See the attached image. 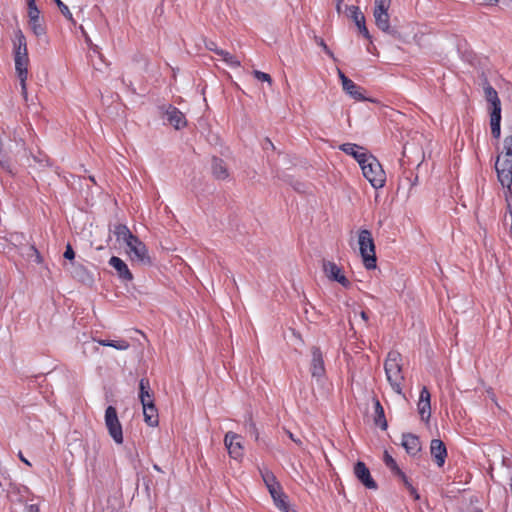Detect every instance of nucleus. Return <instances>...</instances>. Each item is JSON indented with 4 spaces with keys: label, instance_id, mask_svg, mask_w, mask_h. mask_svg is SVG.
Masks as SVG:
<instances>
[{
    "label": "nucleus",
    "instance_id": "obj_7",
    "mask_svg": "<svg viewBox=\"0 0 512 512\" xmlns=\"http://www.w3.org/2000/svg\"><path fill=\"white\" fill-rule=\"evenodd\" d=\"M126 246L129 249L128 253L132 261H138L143 265L151 264L146 245L138 237L131 241V244H126Z\"/></svg>",
    "mask_w": 512,
    "mask_h": 512
},
{
    "label": "nucleus",
    "instance_id": "obj_30",
    "mask_svg": "<svg viewBox=\"0 0 512 512\" xmlns=\"http://www.w3.org/2000/svg\"><path fill=\"white\" fill-rule=\"evenodd\" d=\"M14 62H15V70L16 74L19 79H27L28 76V63L29 58L28 54L26 55H20V56H14Z\"/></svg>",
    "mask_w": 512,
    "mask_h": 512
},
{
    "label": "nucleus",
    "instance_id": "obj_15",
    "mask_svg": "<svg viewBox=\"0 0 512 512\" xmlns=\"http://www.w3.org/2000/svg\"><path fill=\"white\" fill-rule=\"evenodd\" d=\"M71 275L84 285L91 286L94 283L93 274L81 263L71 262Z\"/></svg>",
    "mask_w": 512,
    "mask_h": 512
},
{
    "label": "nucleus",
    "instance_id": "obj_55",
    "mask_svg": "<svg viewBox=\"0 0 512 512\" xmlns=\"http://www.w3.org/2000/svg\"><path fill=\"white\" fill-rule=\"evenodd\" d=\"M335 1H336V10L338 13H340L343 0H335Z\"/></svg>",
    "mask_w": 512,
    "mask_h": 512
},
{
    "label": "nucleus",
    "instance_id": "obj_16",
    "mask_svg": "<svg viewBox=\"0 0 512 512\" xmlns=\"http://www.w3.org/2000/svg\"><path fill=\"white\" fill-rule=\"evenodd\" d=\"M417 407L421 419L428 421L431 416V395L426 386H423L420 391Z\"/></svg>",
    "mask_w": 512,
    "mask_h": 512
},
{
    "label": "nucleus",
    "instance_id": "obj_2",
    "mask_svg": "<svg viewBox=\"0 0 512 512\" xmlns=\"http://www.w3.org/2000/svg\"><path fill=\"white\" fill-rule=\"evenodd\" d=\"M261 476L274 501L275 506L282 512H289L287 496L283 493L282 488L274 474L268 470H264L261 471Z\"/></svg>",
    "mask_w": 512,
    "mask_h": 512
},
{
    "label": "nucleus",
    "instance_id": "obj_59",
    "mask_svg": "<svg viewBox=\"0 0 512 512\" xmlns=\"http://www.w3.org/2000/svg\"><path fill=\"white\" fill-rule=\"evenodd\" d=\"M153 468H154L156 471H158V472H161V471H162V470H161V468H160L157 464H154V465H153Z\"/></svg>",
    "mask_w": 512,
    "mask_h": 512
},
{
    "label": "nucleus",
    "instance_id": "obj_45",
    "mask_svg": "<svg viewBox=\"0 0 512 512\" xmlns=\"http://www.w3.org/2000/svg\"><path fill=\"white\" fill-rule=\"evenodd\" d=\"M20 80V85H21V94L23 96V98L27 101V86H26V80L27 79H19Z\"/></svg>",
    "mask_w": 512,
    "mask_h": 512
},
{
    "label": "nucleus",
    "instance_id": "obj_50",
    "mask_svg": "<svg viewBox=\"0 0 512 512\" xmlns=\"http://www.w3.org/2000/svg\"><path fill=\"white\" fill-rule=\"evenodd\" d=\"M27 512H39V507L36 504H31L27 506Z\"/></svg>",
    "mask_w": 512,
    "mask_h": 512
},
{
    "label": "nucleus",
    "instance_id": "obj_58",
    "mask_svg": "<svg viewBox=\"0 0 512 512\" xmlns=\"http://www.w3.org/2000/svg\"><path fill=\"white\" fill-rule=\"evenodd\" d=\"M502 3L508 6L512 3V0H502Z\"/></svg>",
    "mask_w": 512,
    "mask_h": 512
},
{
    "label": "nucleus",
    "instance_id": "obj_27",
    "mask_svg": "<svg viewBox=\"0 0 512 512\" xmlns=\"http://www.w3.org/2000/svg\"><path fill=\"white\" fill-rule=\"evenodd\" d=\"M139 399L144 404H149V399H153V391L147 378H141L139 381Z\"/></svg>",
    "mask_w": 512,
    "mask_h": 512
},
{
    "label": "nucleus",
    "instance_id": "obj_20",
    "mask_svg": "<svg viewBox=\"0 0 512 512\" xmlns=\"http://www.w3.org/2000/svg\"><path fill=\"white\" fill-rule=\"evenodd\" d=\"M166 119L170 125L179 130L186 126L185 115L176 107L169 105L166 112Z\"/></svg>",
    "mask_w": 512,
    "mask_h": 512
},
{
    "label": "nucleus",
    "instance_id": "obj_17",
    "mask_svg": "<svg viewBox=\"0 0 512 512\" xmlns=\"http://www.w3.org/2000/svg\"><path fill=\"white\" fill-rule=\"evenodd\" d=\"M350 12L349 17L354 21L357 26L359 32L367 39H370L371 36L365 24V16L361 12L358 6L351 5L348 7Z\"/></svg>",
    "mask_w": 512,
    "mask_h": 512
},
{
    "label": "nucleus",
    "instance_id": "obj_23",
    "mask_svg": "<svg viewBox=\"0 0 512 512\" xmlns=\"http://www.w3.org/2000/svg\"><path fill=\"white\" fill-rule=\"evenodd\" d=\"M211 172L217 180H226L229 177L226 163L218 157H213L211 160Z\"/></svg>",
    "mask_w": 512,
    "mask_h": 512
},
{
    "label": "nucleus",
    "instance_id": "obj_51",
    "mask_svg": "<svg viewBox=\"0 0 512 512\" xmlns=\"http://www.w3.org/2000/svg\"><path fill=\"white\" fill-rule=\"evenodd\" d=\"M287 434H288L289 438H290L292 441H294L296 444H298V445H301V444H302V441H301L300 439H298V438L294 437V435H293L290 431H288V432H287Z\"/></svg>",
    "mask_w": 512,
    "mask_h": 512
},
{
    "label": "nucleus",
    "instance_id": "obj_22",
    "mask_svg": "<svg viewBox=\"0 0 512 512\" xmlns=\"http://www.w3.org/2000/svg\"><path fill=\"white\" fill-rule=\"evenodd\" d=\"M385 374H386L387 381L389 382L392 390L395 393L404 396L403 391H402V384L404 381V375L402 373V368L398 369V370L386 372Z\"/></svg>",
    "mask_w": 512,
    "mask_h": 512
},
{
    "label": "nucleus",
    "instance_id": "obj_48",
    "mask_svg": "<svg viewBox=\"0 0 512 512\" xmlns=\"http://www.w3.org/2000/svg\"><path fill=\"white\" fill-rule=\"evenodd\" d=\"M34 160L40 163L42 166L48 165L49 159L46 156L43 157H37L34 156Z\"/></svg>",
    "mask_w": 512,
    "mask_h": 512
},
{
    "label": "nucleus",
    "instance_id": "obj_1",
    "mask_svg": "<svg viewBox=\"0 0 512 512\" xmlns=\"http://www.w3.org/2000/svg\"><path fill=\"white\" fill-rule=\"evenodd\" d=\"M502 155L503 160H501V155L497 156L495 170L501 185L510 189L512 185V135L504 138Z\"/></svg>",
    "mask_w": 512,
    "mask_h": 512
},
{
    "label": "nucleus",
    "instance_id": "obj_4",
    "mask_svg": "<svg viewBox=\"0 0 512 512\" xmlns=\"http://www.w3.org/2000/svg\"><path fill=\"white\" fill-rule=\"evenodd\" d=\"M358 243L364 266L368 270L375 269L377 258L371 232L367 229L361 230L359 232Z\"/></svg>",
    "mask_w": 512,
    "mask_h": 512
},
{
    "label": "nucleus",
    "instance_id": "obj_24",
    "mask_svg": "<svg viewBox=\"0 0 512 512\" xmlns=\"http://www.w3.org/2000/svg\"><path fill=\"white\" fill-rule=\"evenodd\" d=\"M13 52H14V56L28 54L26 37L23 34L21 29H17L14 32Z\"/></svg>",
    "mask_w": 512,
    "mask_h": 512
},
{
    "label": "nucleus",
    "instance_id": "obj_42",
    "mask_svg": "<svg viewBox=\"0 0 512 512\" xmlns=\"http://www.w3.org/2000/svg\"><path fill=\"white\" fill-rule=\"evenodd\" d=\"M205 47L209 51L214 52L215 54H217V51H220V49L217 47V44L214 41H212V40L206 41L205 42Z\"/></svg>",
    "mask_w": 512,
    "mask_h": 512
},
{
    "label": "nucleus",
    "instance_id": "obj_52",
    "mask_svg": "<svg viewBox=\"0 0 512 512\" xmlns=\"http://www.w3.org/2000/svg\"><path fill=\"white\" fill-rule=\"evenodd\" d=\"M30 250L36 255V261L41 262V256L34 246L30 247Z\"/></svg>",
    "mask_w": 512,
    "mask_h": 512
},
{
    "label": "nucleus",
    "instance_id": "obj_32",
    "mask_svg": "<svg viewBox=\"0 0 512 512\" xmlns=\"http://www.w3.org/2000/svg\"><path fill=\"white\" fill-rule=\"evenodd\" d=\"M490 127L493 138L499 139L501 135V113H490Z\"/></svg>",
    "mask_w": 512,
    "mask_h": 512
},
{
    "label": "nucleus",
    "instance_id": "obj_31",
    "mask_svg": "<svg viewBox=\"0 0 512 512\" xmlns=\"http://www.w3.org/2000/svg\"><path fill=\"white\" fill-rule=\"evenodd\" d=\"M343 90L353 99L357 101H365L368 100L364 94L363 89L355 84L352 80L349 82H345V85L343 86Z\"/></svg>",
    "mask_w": 512,
    "mask_h": 512
},
{
    "label": "nucleus",
    "instance_id": "obj_10",
    "mask_svg": "<svg viewBox=\"0 0 512 512\" xmlns=\"http://www.w3.org/2000/svg\"><path fill=\"white\" fill-rule=\"evenodd\" d=\"M373 16L375 19V25L378 29L393 37L400 36L398 29L390 25V15L388 10H374Z\"/></svg>",
    "mask_w": 512,
    "mask_h": 512
},
{
    "label": "nucleus",
    "instance_id": "obj_60",
    "mask_svg": "<svg viewBox=\"0 0 512 512\" xmlns=\"http://www.w3.org/2000/svg\"><path fill=\"white\" fill-rule=\"evenodd\" d=\"M266 141H267V143H268L270 146H272V147H273V143H272L269 139H267Z\"/></svg>",
    "mask_w": 512,
    "mask_h": 512
},
{
    "label": "nucleus",
    "instance_id": "obj_39",
    "mask_svg": "<svg viewBox=\"0 0 512 512\" xmlns=\"http://www.w3.org/2000/svg\"><path fill=\"white\" fill-rule=\"evenodd\" d=\"M392 0H374V10H389Z\"/></svg>",
    "mask_w": 512,
    "mask_h": 512
},
{
    "label": "nucleus",
    "instance_id": "obj_28",
    "mask_svg": "<svg viewBox=\"0 0 512 512\" xmlns=\"http://www.w3.org/2000/svg\"><path fill=\"white\" fill-rule=\"evenodd\" d=\"M113 233L116 236L117 241H123L125 244H131V241L137 237L133 235L128 227L124 224L115 225Z\"/></svg>",
    "mask_w": 512,
    "mask_h": 512
},
{
    "label": "nucleus",
    "instance_id": "obj_25",
    "mask_svg": "<svg viewBox=\"0 0 512 512\" xmlns=\"http://www.w3.org/2000/svg\"><path fill=\"white\" fill-rule=\"evenodd\" d=\"M143 407V415L144 421L147 425L151 427H155L158 425V412L154 404V399H149V404H144Z\"/></svg>",
    "mask_w": 512,
    "mask_h": 512
},
{
    "label": "nucleus",
    "instance_id": "obj_21",
    "mask_svg": "<svg viewBox=\"0 0 512 512\" xmlns=\"http://www.w3.org/2000/svg\"><path fill=\"white\" fill-rule=\"evenodd\" d=\"M402 446L411 456H416L421 451L419 438L411 433H405L402 435Z\"/></svg>",
    "mask_w": 512,
    "mask_h": 512
},
{
    "label": "nucleus",
    "instance_id": "obj_8",
    "mask_svg": "<svg viewBox=\"0 0 512 512\" xmlns=\"http://www.w3.org/2000/svg\"><path fill=\"white\" fill-rule=\"evenodd\" d=\"M29 25L33 33L37 36L46 34V28L40 21V11L36 6L35 0H27Z\"/></svg>",
    "mask_w": 512,
    "mask_h": 512
},
{
    "label": "nucleus",
    "instance_id": "obj_46",
    "mask_svg": "<svg viewBox=\"0 0 512 512\" xmlns=\"http://www.w3.org/2000/svg\"><path fill=\"white\" fill-rule=\"evenodd\" d=\"M397 477H399L402 480V482L404 483V485L406 486L407 489H410V487H413V485L410 483V481L408 480V478L404 472H403V475H397Z\"/></svg>",
    "mask_w": 512,
    "mask_h": 512
},
{
    "label": "nucleus",
    "instance_id": "obj_43",
    "mask_svg": "<svg viewBox=\"0 0 512 512\" xmlns=\"http://www.w3.org/2000/svg\"><path fill=\"white\" fill-rule=\"evenodd\" d=\"M290 184L293 186L294 190L297 192H305V184L299 181L290 182Z\"/></svg>",
    "mask_w": 512,
    "mask_h": 512
},
{
    "label": "nucleus",
    "instance_id": "obj_14",
    "mask_svg": "<svg viewBox=\"0 0 512 512\" xmlns=\"http://www.w3.org/2000/svg\"><path fill=\"white\" fill-rule=\"evenodd\" d=\"M483 90L486 101L490 104L489 113H501V101L497 91L490 85L487 79L484 80Z\"/></svg>",
    "mask_w": 512,
    "mask_h": 512
},
{
    "label": "nucleus",
    "instance_id": "obj_49",
    "mask_svg": "<svg viewBox=\"0 0 512 512\" xmlns=\"http://www.w3.org/2000/svg\"><path fill=\"white\" fill-rule=\"evenodd\" d=\"M408 491L410 492V495L415 499V500H418L420 498V495L418 494L417 490L415 489V487H410V489H408Z\"/></svg>",
    "mask_w": 512,
    "mask_h": 512
},
{
    "label": "nucleus",
    "instance_id": "obj_3",
    "mask_svg": "<svg viewBox=\"0 0 512 512\" xmlns=\"http://www.w3.org/2000/svg\"><path fill=\"white\" fill-rule=\"evenodd\" d=\"M360 167L364 177L374 188L378 189L384 186L386 181L385 172L375 156L371 154Z\"/></svg>",
    "mask_w": 512,
    "mask_h": 512
},
{
    "label": "nucleus",
    "instance_id": "obj_38",
    "mask_svg": "<svg viewBox=\"0 0 512 512\" xmlns=\"http://www.w3.org/2000/svg\"><path fill=\"white\" fill-rule=\"evenodd\" d=\"M315 42L320 46L322 47V49L324 50V52L330 57L332 58L334 61H336V58L334 56V53L330 50V48L326 45L325 41L320 38V37H317L315 36Z\"/></svg>",
    "mask_w": 512,
    "mask_h": 512
},
{
    "label": "nucleus",
    "instance_id": "obj_56",
    "mask_svg": "<svg viewBox=\"0 0 512 512\" xmlns=\"http://www.w3.org/2000/svg\"><path fill=\"white\" fill-rule=\"evenodd\" d=\"M360 316H361V318H362L365 322H367V320H368V315H367V313H366L365 311H362V312L360 313Z\"/></svg>",
    "mask_w": 512,
    "mask_h": 512
},
{
    "label": "nucleus",
    "instance_id": "obj_33",
    "mask_svg": "<svg viewBox=\"0 0 512 512\" xmlns=\"http://www.w3.org/2000/svg\"><path fill=\"white\" fill-rule=\"evenodd\" d=\"M383 461L395 476L403 475V471L399 468L395 459L387 451L384 452Z\"/></svg>",
    "mask_w": 512,
    "mask_h": 512
},
{
    "label": "nucleus",
    "instance_id": "obj_53",
    "mask_svg": "<svg viewBox=\"0 0 512 512\" xmlns=\"http://www.w3.org/2000/svg\"><path fill=\"white\" fill-rule=\"evenodd\" d=\"M482 3L484 4H487V5H495L499 2V0H481Z\"/></svg>",
    "mask_w": 512,
    "mask_h": 512
},
{
    "label": "nucleus",
    "instance_id": "obj_47",
    "mask_svg": "<svg viewBox=\"0 0 512 512\" xmlns=\"http://www.w3.org/2000/svg\"><path fill=\"white\" fill-rule=\"evenodd\" d=\"M338 76L342 82V87L345 85V82H349V79L340 69H338Z\"/></svg>",
    "mask_w": 512,
    "mask_h": 512
},
{
    "label": "nucleus",
    "instance_id": "obj_57",
    "mask_svg": "<svg viewBox=\"0 0 512 512\" xmlns=\"http://www.w3.org/2000/svg\"><path fill=\"white\" fill-rule=\"evenodd\" d=\"M80 29H81V31H82V33H83V35H84L85 39H86V42H90V39H89L88 35L86 34V32L84 31V29H83V27H82V26L80 27Z\"/></svg>",
    "mask_w": 512,
    "mask_h": 512
},
{
    "label": "nucleus",
    "instance_id": "obj_12",
    "mask_svg": "<svg viewBox=\"0 0 512 512\" xmlns=\"http://www.w3.org/2000/svg\"><path fill=\"white\" fill-rule=\"evenodd\" d=\"M312 359H311V375L314 378H321L325 375V366H324V360L323 355L318 347H312L311 349Z\"/></svg>",
    "mask_w": 512,
    "mask_h": 512
},
{
    "label": "nucleus",
    "instance_id": "obj_26",
    "mask_svg": "<svg viewBox=\"0 0 512 512\" xmlns=\"http://www.w3.org/2000/svg\"><path fill=\"white\" fill-rule=\"evenodd\" d=\"M402 356L398 351H390L387 355V358L384 362V370L385 373L389 371H394L402 368Z\"/></svg>",
    "mask_w": 512,
    "mask_h": 512
},
{
    "label": "nucleus",
    "instance_id": "obj_29",
    "mask_svg": "<svg viewBox=\"0 0 512 512\" xmlns=\"http://www.w3.org/2000/svg\"><path fill=\"white\" fill-rule=\"evenodd\" d=\"M373 402H374V412H375L374 423L376 426H379L382 430H386L388 427V423L385 418L384 408L377 398H374Z\"/></svg>",
    "mask_w": 512,
    "mask_h": 512
},
{
    "label": "nucleus",
    "instance_id": "obj_54",
    "mask_svg": "<svg viewBox=\"0 0 512 512\" xmlns=\"http://www.w3.org/2000/svg\"><path fill=\"white\" fill-rule=\"evenodd\" d=\"M19 458L20 460L25 463L26 465H29L31 466V463L23 456V454L21 452H19Z\"/></svg>",
    "mask_w": 512,
    "mask_h": 512
},
{
    "label": "nucleus",
    "instance_id": "obj_40",
    "mask_svg": "<svg viewBox=\"0 0 512 512\" xmlns=\"http://www.w3.org/2000/svg\"><path fill=\"white\" fill-rule=\"evenodd\" d=\"M253 75L256 79L260 80V81H265V82H268L269 84L272 83V78L269 74L265 73V72H262V71H259V70H254L253 71Z\"/></svg>",
    "mask_w": 512,
    "mask_h": 512
},
{
    "label": "nucleus",
    "instance_id": "obj_5",
    "mask_svg": "<svg viewBox=\"0 0 512 512\" xmlns=\"http://www.w3.org/2000/svg\"><path fill=\"white\" fill-rule=\"evenodd\" d=\"M105 425L109 435L117 444L123 443L122 425L118 419L116 408L108 406L105 410Z\"/></svg>",
    "mask_w": 512,
    "mask_h": 512
},
{
    "label": "nucleus",
    "instance_id": "obj_9",
    "mask_svg": "<svg viewBox=\"0 0 512 512\" xmlns=\"http://www.w3.org/2000/svg\"><path fill=\"white\" fill-rule=\"evenodd\" d=\"M354 475L357 480L367 489L376 490L378 485L371 476L369 468L362 461H357L353 469Z\"/></svg>",
    "mask_w": 512,
    "mask_h": 512
},
{
    "label": "nucleus",
    "instance_id": "obj_19",
    "mask_svg": "<svg viewBox=\"0 0 512 512\" xmlns=\"http://www.w3.org/2000/svg\"><path fill=\"white\" fill-rule=\"evenodd\" d=\"M109 265L112 266L121 281L127 282L133 280V275L129 270L127 264L119 257L112 256L109 260Z\"/></svg>",
    "mask_w": 512,
    "mask_h": 512
},
{
    "label": "nucleus",
    "instance_id": "obj_41",
    "mask_svg": "<svg viewBox=\"0 0 512 512\" xmlns=\"http://www.w3.org/2000/svg\"><path fill=\"white\" fill-rule=\"evenodd\" d=\"M63 256L65 259L70 261H73L75 258V252L69 243L66 245V249Z\"/></svg>",
    "mask_w": 512,
    "mask_h": 512
},
{
    "label": "nucleus",
    "instance_id": "obj_34",
    "mask_svg": "<svg viewBox=\"0 0 512 512\" xmlns=\"http://www.w3.org/2000/svg\"><path fill=\"white\" fill-rule=\"evenodd\" d=\"M217 55L222 57L223 61L232 68H238L241 65L240 61L235 56L223 49L217 51Z\"/></svg>",
    "mask_w": 512,
    "mask_h": 512
},
{
    "label": "nucleus",
    "instance_id": "obj_13",
    "mask_svg": "<svg viewBox=\"0 0 512 512\" xmlns=\"http://www.w3.org/2000/svg\"><path fill=\"white\" fill-rule=\"evenodd\" d=\"M339 149L347 155L352 156L359 163V165L365 163L366 158L371 155L364 147L354 143H344L339 146Z\"/></svg>",
    "mask_w": 512,
    "mask_h": 512
},
{
    "label": "nucleus",
    "instance_id": "obj_36",
    "mask_svg": "<svg viewBox=\"0 0 512 512\" xmlns=\"http://www.w3.org/2000/svg\"><path fill=\"white\" fill-rule=\"evenodd\" d=\"M54 2L56 3V5L58 6V8L60 9L61 13L63 14V16L69 20L70 22H72L73 24L75 23L74 19H73V16H72V13L70 12L69 8L67 5H65L61 0H54Z\"/></svg>",
    "mask_w": 512,
    "mask_h": 512
},
{
    "label": "nucleus",
    "instance_id": "obj_35",
    "mask_svg": "<svg viewBox=\"0 0 512 512\" xmlns=\"http://www.w3.org/2000/svg\"><path fill=\"white\" fill-rule=\"evenodd\" d=\"M98 343L102 346L113 347L117 350H126L129 348V343L125 340H98Z\"/></svg>",
    "mask_w": 512,
    "mask_h": 512
},
{
    "label": "nucleus",
    "instance_id": "obj_6",
    "mask_svg": "<svg viewBox=\"0 0 512 512\" xmlns=\"http://www.w3.org/2000/svg\"><path fill=\"white\" fill-rule=\"evenodd\" d=\"M322 269L329 280L338 282L344 288H349L351 286V282L346 278L342 269L336 263L323 259Z\"/></svg>",
    "mask_w": 512,
    "mask_h": 512
},
{
    "label": "nucleus",
    "instance_id": "obj_44",
    "mask_svg": "<svg viewBox=\"0 0 512 512\" xmlns=\"http://www.w3.org/2000/svg\"><path fill=\"white\" fill-rule=\"evenodd\" d=\"M247 428H248L249 433L251 435H254L255 439L257 440L259 435H258V431H257L256 425L252 421H250L247 424Z\"/></svg>",
    "mask_w": 512,
    "mask_h": 512
},
{
    "label": "nucleus",
    "instance_id": "obj_11",
    "mask_svg": "<svg viewBox=\"0 0 512 512\" xmlns=\"http://www.w3.org/2000/svg\"><path fill=\"white\" fill-rule=\"evenodd\" d=\"M240 435L229 431L225 434L224 444L228 450L230 457L233 459H239L243 455V446L239 441Z\"/></svg>",
    "mask_w": 512,
    "mask_h": 512
},
{
    "label": "nucleus",
    "instance_id": "obj_61",
    "mask_svg": "<svg viewBox=\"0 0 512 512\" xmlns=\"http://www.w3.org/2000/svg\"><path fill=\"white\" fill-rule=\"evenodd\" d=\"M475 512H482V510H479V509H478V510H476Z\"/></svg>",
    "mask_w": 512,
    "mask_h": 512
},
{
    "label": "nucleus",
    "instance_id": "obj_18",
    "mask_svg": "<svg viewBox=\"0 0 512 512\" xmlns=\"http://www.w3.org/2000/svg\"><path fill=\"white\" fill-rule=\"evenodd\" d=\"M430 453L438 467H442L447 457V449L440 439H433L430 444Z\"/></svg>",
    "mask_w": 512,
    "mask_h": 512
},
{
    "label": "nucleus",
    "instance_id": "obj_37",
    "mask_svg": "<svg viewBox=\"0 0 512 512\" xmlns=\"http://www.w3.org/2000/svg\"><path fill=\"white\" fill-rule=\"evenodd\" d=\"M0 167L2 170L6 171L7 173H9L11 175L15 174L11 161L9 160V158H7L5 156L0 157Z\"/></svg>",
    "mask_w": 512,
    "mask_h": 512
}]
</instances>
